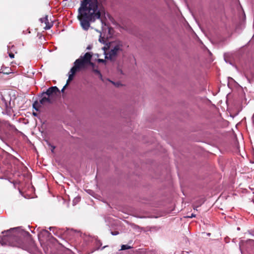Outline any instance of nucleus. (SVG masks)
<instances>
[{"label":"nucleus","instance_id":"nucleus-29","mask_svg":"<svg viewBox=\"0 0 254 254\" xmlns=\"http://www.w3.org/2000/svg\"><path fill=\"white\" fill-rule=\"evenodd\" d=\"M14 48V46H13V45L11 46V49H12V48Z\"/></svg>","mask_w":254,"mask_h":254},{"label":"nucleus","instance_id":"nucleus-7","mask_svg":"<svg viewBox=\"0 0 254 254\" xmlns=\"http://www.w3.org/2000/svg\"><path fill=\"white\" fill-rule=\"evenodd\" d=\"M80 71L79 69L77 68L76 65L74 64L73 66L70 69L69 72L68 78L67 80L66 86L68 84L69 82H70L73 79V77L77 72Z\"/></svg>","mask_w":254,"mask_h":254},{"label":"nucleus","instance_id":"nucleus-17","mask_svg":"<svg viewBox=\"0 0 254 254\" xmlns=\"http://www.w3.org/2000/svg\"><path fill=\"white\" fill-rule=\"evenodd\" d=\"M111 234L112 235H117L119 234L118 231H112Z\"/></svg>","mask_w":254,"mask_h":254},{"label":"nucleus","instance_id":"nucleus-19","mask_svg":"<svg viewBox=\"0 0 254 254\" xmlns=\"http://www.w3.org/2000/svg\"><path fill=\"white\" fill-rule=\"evenodd\" d=\"M195 217V215L193 213L191 214L190 216H189V217H190V218H192V217Z\"/></svg>","mask_w":254,"mask_h":254},{"label":"nucleus","instance_id":"nucleus-20","mask_svg":"<svg viewBox=\"0 0 254 254\" xmlns=\"http://www.w3.org/2000/svg\"><path fill=\"white\" fill-rule=\"evenodd\" d=\"M112 83H113V84H114L116 86H119L120 85V83H114V82H112Z\"/></svg>","mask_w":254,"mask_h":254},{"label":"nucleus","instance_id":"nucleus-6","mask_svg":"<svg viewBox=\"0 0 254 254\" xmlns=\"http://www.w3.org/2000/svg\"><path fill=\"white\" fill-rule=\"evenodd\" d=\"M80 71L79 69L77 68L76 65L74 64L73 66L70 69L69 72L68 78L67 80L66 86L68 84L69 82H70L73 79V77L77 72Z\"/></svg>","mask_w":254,"mask_h":254},{"label":"nucleus","instance_id":"nucleus-2","mask_svg":"<svg viewBox=\"0 0 254 254\" xmlns=\"http://www.w3.org/2000/svg\"><path fill=\"white\" fill-rule=\"evenodd\" d=\"M92 56L93 55L91 53H86L83 56H80L79 58L76 60L74 64L76 65L80 71L85 69L88 65L91 66L93 69L95 64L91 62Z\"/></svg>","mask_w":254,"mask_h":254},{"label":"nucleus","instance_id":"nucleus-1","mask_svg":"<svg viewBox=\"0 0 254 254\" xmlns=\"http://www.w3.org/2000/svg\"><path fill=\"white\" fill-rule=\"evenodd\" d=\"M78 11V19L82 29L86 31L89 29L90 22L101 19V16L105 14L104 7L98 0H81Z\"/></svg>","mask_w":254,"mask_h":254},{"label":"nucleus","instance_id":"nucleus-28","mask_svg":"<svg viewBox=\"0 0 254 254\" xmlns=\"http://www.w3.org/2000/svg\"><path fill=\"white\" fill-rule=\"evenodd\" d=\"M203 202H204V200H201L200 202V204L199 205H201Z\"/></svg>","mask_w":254,"mask_h":254},{"label":"nucleus","instance_id":"nucleus-8","mask_svg":"<svg viewBox=\"0 0 254 254\" xmlns=\"http://www.w3.org/2000/svg\"><path fill=\"white\" fill-rule=\"evenodd\" d=\"M53 102V99L47 95H41V99L40 103L41 105H45L46 104H52Z\"/></svg>","mask_w":254,"mask_h":254},{"label":"nucleus","instance_id":"nucleus-15","mask_svg":"<svg viewBox=\"0 0 254 254\" xmlns=\"http://www.w3.org/2000/svg\"><path fill=\"white\" fill-rule=\"evenodd\" d=\"M48 18V15H46L44 17L41 18L40 21H41L42 25L44 24V22L47 21V18Z\"/></svg>","mask_w":254,"mask_h":254},{"label":"nucleus","instance_id":"nucleus-30","mask_svg":"<svg viewBox=\"0 0 254 254\" xmlns=\"http://www.w3.org/2000/svg\"><path fill=\"white\" fill-rule=\"evenodd\" d=\"M101 21L102 23L103 24V21L102 19H101Z\"/></svg>","mask_w":254,"mask_h":254},{"label":"nucleus","instance_id":"nucleus-23","mask_svg":"<svg viewBox=\"0 0 254 254\" xmlns=\"http://www.w3.org/2000/svg\"><path fill=\"white\" fill-rule=\"evenodd\" d=\"M55 148V147L54 146H52V150H52V152H54V150Z\"/></svg>","mask_w":254,"mask_h":254},{"label":"nucleus","instance_id":"nucleus-16","mask_svg":"<svg viewBox=\"0 0 254 254\" xmlns=\"http://www.w3.org/2000/svg\"><path fill=\"white\" fill-rule=\"evenodd\" d=\"M17 247H19V248H21L22 249H26V246H25L23 244H21L19 246H18Z\"/></svg>","mask_w":254,"mask_h":254},{"label":"nucleus","instance_id":"nucleus-3","mask_svg":"<svg viewBox=\"0 0 254 254\" xmlns=\"http://www.w3.org/2000/svg\"><path fill=\"white\" fill-rule=\"evenodd\" d=\"M111 50L106 55V58L111 61L116 60L117 56L123 51L124 43L122 41L117 40L111 43Z\"/></svg>","mask_w":254,"mask_h":254},{"label":"nucleus","instance_id":"nucleus-27","mask_svg":"<svg viewBox=\"0 0 254 254\" xmlns=\"http://www.w3.org/2000/svg\"><path fill=\"white\" fill-rule=\"evenodd\" d=\"M91 48V47L90 46H88L87 48V49L90 50Z\"/></svg>","mask_w":254,"mask_h":254},{"label":"nucleus","instance_id":"nucleus-11","mask_svg":"<svg viewBox=\"0 0 254 254\" xmlns=\"http://www.w3.org/2000/svg\"><path fill=\"white\" fill-rule=\"evenodd\" d=\"M41 104L40 102H38L37 101H35L33 104V108L36 111H39V108L41 107Z\"/></svg>","mask_w":254,"mask_h":254},{"label":"nucleus","instance_id":"nucleus-9","mask_svg":"<svg viewBox=\"0 0 254 254\" xmlns=\"http://www.w3.org/2000/svg\"><path fill=\"white\" fill-rule=\"evenodd\" d=\"M53 24L52 22H49L48 18H47V21L44 22V24L42 25L44 26V28L46 30L50 29Z\"/></svg>","mask_w":254,"mask_h":254},{"label":"nucleus","instance_id":"nucleus-18","mask_svg":"<svg viewBox=\"0 0 254 254\" xmlns=\"http://www.w3.org/2000/svg\"><path fill=\"white\" fill-rule=\"evenodd\" d=\"M98 62L99 63H105V62H106V61H105V60L99 59L98 60Z\"/></svg>","mask_w":254,"mask_h":254},{"label":"nucleus","instance_id":"nucleus-25","mask_svg":"<svg viewBox=\"0 0 254 254\" xmlns=\"http://www.w3.org/2000/svg\"><path fill=\"white\" fill-rule=\"evenodd\" d=\"M1 72L0 71V73H1ZM3 73H5V74H8L9 73V72H7V70H5V72H2Z\"/></svg>","mask_w":254,"mask_h":254},{"label":"nucleus","instance_id":"nucleus-24","mask_svg":"<svg viewBox=\"0 0 254 254\" xmlns=\"http://www.w3.org/2000/svg\"><path fill=\"white\" fill-rule=\"evenodd\" d=\"M33 115L34 116H35V117H36V116H37V114L36 113H35V112H33Z\"/></svg>","mask_w":254,"mask_h":254},{"label":"nucleus","instance_id":"nucleus-22","mask_svg":"<svg viewBox=\"0 0 254 254\" xmlns=\"http://www.w3.org/2000/svg\"><path fill=\"white\" fill-rule=\"evenodd\" d=\"M66 87V85H65L64 86V87L63 88V89H62V92H64V89H65Z\"/></svg>","mask_w":254,"mask_h":254},{"label":"nucleus","instance_id":"nucleus-5","mask_svg":"<svg viewBox=\"0 0 254 254\" xmlns=\"http://www.w3.org/2000/svg\"><path fill=\"white\" fill-rule=\"evenodd\" d=\"M60 93L59 88L56 86H52L49 88L46 92L42 93V95H47L53 99V97Z\"/></svg>","mask_w":254,"mask_h":254},{"label":"nucleus","instance_id":"nucleus-10","mask_svg":"<svg viewBox=\"0 0 254 254\" xmlns=\"http://www.w3.org/2000/svg\"><path fill=\"white\" fill-rule=\"evenodd\" d=\"M245 245L247 248L254 247V240L249 239L245 242Z\"/></svg>","mask_w":254,"mask_h":254},{"label":"nucleus","instance_id":"nucleus-26","mask_svg":"<svg viewBox=\"0 0 254 254\" xmlns=\"http://www.w3.org/2000/svg\"><path fill=\"white\" fill-rule=\"evenodd\" d=\"M1 72L0 71V73H1ZM3 73H5V74H8L9 73V72H7V70H5V72H2Z\"/></svg>","mask_w":254,"mask_h":254},{"label":"nucleus","instance_id":"nucleus-12","mask_svg":"<svg viewBox=\"0 0 254 254\" xmlns=\"http://www.w3.org/2000/svg\"><path fill=\"white\" fill-rule=\"evenodd\" d=\"M92 71L95 73V74H96L97 75H98L99 77L102 80V74H101V73L100 72V71L98 69H95V68H93V69H92Z\"/></svg>","mask_w":254,"mask_h":254},{"label":"nucleus","instance_id":"nucleus-13","mask_svg":"<svg viewBox=\"0 0 254 254\" xmlns=\"http://www.w3.org/2000/svg\"><path fill=\"white\" fill-rule=\"evenodd\" d=\"M10 46H8V55L10 58H14V54L11 51Z\"/></svg>","mask_w":254,"mask_h":254},{"label":"nucleus","instance_id":"nucleus-14","mask_svg":"<svg viewBox=\"0 0 254 254\" xmlns=\"http://www.w3.org/2000/svg\"><path fill=\"white\" fill-rule=\"evenodd\" d=\"M131 247L127 245H123L121 247L122 250H126L131 249Z\"/></svg>","mask_w":254,"mask_h":254},{"label":"nucleus","instance_id":"nucleus-4","mask_svg":"<svg viewBox=\"0 0 254 254\" xmlns=\"http://www.w3.org/2000/svg\"><path fill=\"white\" fill-rule=\"evenodd\" d=\"M1 100L2 102V108L4 109V112L3 113L9 116L11 115L13 113V111L11 106L10 101L8 103L3 97L2 98Z\"/></svg>","mask_w":254,"mask_h":254},{"label":"nucleus","instance_id":"nucleus-21","mask_svg":"<svg viewBox=\"0 0 254 254\" xmlns=\"http://www.w3.org/2000/svg\"><path fill=\"white\" fill-rule=\"evenodd\" d=\"M29 239H30V242L32 244H34V242H33V240H32V239L30 237H29Z\"/></svg>","mask_w":254,"mask_h":254}]
</instances>
